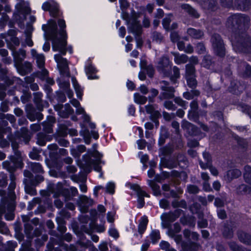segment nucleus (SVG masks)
Wrapping results in <instances>:
<instances>
[{
    "instance_id": "obj_4",
    "label": "nucleus",
    "mask_w": 251,
    "mask_h": 251,
    "mask_svg": "<svg viewBox=\"0 0 251 251\" xmlns=\"http://www.w3.org/2000/svg\"><path fill=\"white\" fill-rule=\"evenodd\" d=\"M231 41L232 43V46L234 50L236 48L241 50L243 51L249 52L251 51V39L250 38L244 39V40L241 39V41H237L235 39H234L232 37L231 38Z\"/></svg>"
},
{
    "instance_id": "obj_39",
    "label": "nucleus",
    "mask_w": 251,
    "mask_h": 251,
    "mask_svg": "<svg viewBox=\"0 0 251 251\" xmlns=\"http://www.w3.org/2000/svg\"><path fill=\"white\" fill-rule=\"evenodd\" d=\"M76 112L77 114H83L84 119L86 121H89V117L85 113L84 109L83 108L80 106V105L76 108Z\"/></svg>"
},
{
    "instance_id": "obj_20",
    "label": "nucleus",
    "mask_w": 251,
    "mask_h": 251,
    "mask_svg": "<svg viewBox=\"0 0 251 251\" xmlns=\"http://www.w3.org/2000/svg\"><path fill=\"white\" fill-rule=\"evenodd\" d=\"M148 223V219L147 216H144L141 217L138 226V231L140 234H142L146 229Z\"/></svg>"
},
{
    "instance_id": "obj_61",
    "label": "nucleus",
    "mask_w": 251,
    "mask_h": 251,
    "mask_svg": "<svg viewBox=\"0 0 251 251\" xmlns=\"http://www.w3.org/2000/svg\"><path fill=\"white\" fill-rule=\"evenodd\" d=\"M99 248L100 251H108L107 244L105 242L101 243L99 246Z\"/></svg>"
},
{
    "instance_id": "obj_52",
    "label": "nucleus",
    "mask_w": 251,
    "mask_h": 251,
    "mask_svg": "<svg viewBox=\"0 0 251 251\" xmlns=\"http://www.w3.org/2000/svg\"><path fill=\"white\" fill-rule=\"evenodd\" d=\"M169 203L166 200L163 199L160 201L159 205L160 206L164 209L167 208L169 206Z\"/></svg>"
},
{
    "instance_id": "obj_3",
    "label": "nucleus",
    "mask_w": 251,
    "mask_h": 251,
    "mask_svg": "<svg viewBox=\"0 0 251 251\" xmlns=\"http://www.w3.org/2000/svg\"><path fill=\"white\" fill-rule=\"evenodd\" d=\"M88 152L91 156L96 157L97 159L96 162H94L90 159L89 156L87 157L86 155H84L83 156V159L86 165L88 167L93 165L95 171L98 172H100L101 171V167L99 165V163H101L100 158L101 157V155L97 151H94L93 152L89 151Z\"/></svg>"
},
{
    "instance_id": "obj_8",
    "label": "nucleus",
    "mask_w": 251,
    "mask_h": 251,
    "mask_svg": "<svg viewBox=\"0 0 251 251\" xmlns=\"http://www.w3.org/2000/svg\"><path fill=\"white\" fill-rule=\"evenodd\" d=\"M130 189L134 190L138 197V207L141 208L144 204V197H149V195L144 191L142 190L140 187L136 184H129Z\"/></svg>"
},
{
    "instance_id": "obj_13",
    "label": "nucleus",
    "mask_w": 251,
    "mask_h": 251,
    "mask_svg": "<svg viewBox=\"0 0 251 251\" xmlns=\"http://www.w3.org/2000/svg\"><path fill=\"white\" fill-rule=\"evenodd\" d=\"M129 25V29L133 33L139 35L141 32V27L136 20H133V23L130 24V20L127 21Z\"/></svg>"
},
{
    "instance_id": "obj_45",
    "label": "nucleus",
    "mask_w": 251,
    "mask_h": 251,
    "mask_svg": "<svg viewBox=\"0 0 251 251\" xmlns=\"http://www.w3.org/2000/svg\"><path fill=\"white\" fill-rule=\"evenodd\" d=\"M138 155L141 163L145 164L148 161L149 158L147 154H143L142 152H139Z\"/></svg>"
},
{
    "instance_id": "obj_64",
    "label": "nucleus",
    "mask_w": 251,
    "mask_h": 251,
    "mask_svg": "<svg viewBox=\"0 0 251 251\" xmlns=\"http://www.w3.org/2000/svg\"><path fill=\"white\" fill-rule=\"evenodd\" d=\"M150 246V243L146 242L143 244L141 247V251H147Z\"/></svg>"
},
{
    "instance_id": "obj_42",
    "label": "nucleus",
    "mask_w": 251,
    "mask_h": 251,
    "mask_svg": "<svg viewBox=\"0 0 251 251\" xmlns=\"http://www.w3.org/2000/svg\"><path fill=\"white\" fill-rule=\"evenodd\" d=\"M110 236L114 238H117L119 237V233L117 230L114 227H110L108 231Z\"/></svg>"
},
{
    "instance_id": "obj_58",
    "label": "nucleus",
    "mask_w": 251,
    "mask_h": 251,
    "mask_svg": "<svg viewBox=\"0 0 251 251\" xmlns=\"http://www.w3.org/2000/svg\"><path fill=\"white\" fill-rule=\"evenodd\" d=\"M71 152V154L75 157H78L80 155V152L77 150V148L76 149H72Z\"/></svg>"
},
{
    "instance_id": "obj_44",
    "label": "nucleus",
    "mask_w": 251,
    "mask_h": 251,
    "mask_svg": "<svg viewBox=\"0 0 251 251\" xmlns=\"http://www.w3.org/2000/svg\"><path fill=\"white\" fill-rule=\"evenodd\" d=\"M187 191L191 194H197L199 192V189L196 186L189 185L187 186Z\"/></svg>"
},
{
    "instance_id": "obj_41",
    "label": "nucleus",
    "mask_w": 251,
    "mask_h": 251,
    "mask_svg": "<svg viewBox=\"0 0 251 251\" xmlns=\"http://www.w3.org/2000/svg\"><path fill=\"white\" fill-rule=\"evenodd\" d=\"M43 97V94L40 92H37L34 93V101L37 104L40 102L42 98Z\"/></svg>"
},
{
    "instance_id": "obj_2",
    "label": "nucleus",
    "mask_w": 251,
    "mask_h": 251,
    "mask_svg": "<svg viewBox=\"0 0 251 251\" xmlns=\"http://www.w3.org/2000/svg\"><path fill=\"white\" fill-rule=\"evenodd\" d=\"M54 60L57 63V67L62 75H66L68 77L67 80H64L62 76L57 80V82L59 87L64 91L70 87L69 77L70 73L68 70V61L66 58H64L60 54H55Z\"/></svg>"
},
{
    "instance_id": "obj_10",
    "label": "nucleus",
    "mask_w": 251,
    "mask_h": 251,
    "mask_svg": "<svg viewBox=\"0 0 251 251\" xmlns=\"http://www.w3.org/2000/svg\"><path fill=\"white\" fill-rule=\"evenodd\" d=\"M15 7L17 12V14H22L24 18H25V15L30 12L28 2L24 0H21L16 5Z\"/></svg>"
},
{
    "instance_id": "obj_9",
    "label": "nucleus",
    "mask_w": 251,
    "mask_h": 251,
    "mask_svg": "<svg viewBox=\"0 0 251 251\" xmlns=\"http://www.w3.org/2000/svg\"><path fill=\"white\" fill-rule=\"evenodd\" d=\"M42 8L44 11H49L52 16H56L58 10V6L55 2L51 0L44 2Z\"/></svg>"
},
{
    "instance_id": "obj_62",
    "label": "nucleus",
    "mask_w": 251,
    "mask_h": 251,
    "mask_svg": "<svg viewBox=\"0 0 251 251\" xmlns=\"http://www.w3.org/2000/svg\"><path fill=\"white\" fill-rule=\"evenodd\" d=\"M25 42L26 45L29 47H32L33 45V43L31 39V36L29 34L26 36Z\"/></svg>"
},
{
    "instance_id": "obj_23",
    "label": "nucleus",
    "mask_w": 251,
    "mask_h": 251,
    "mask_svg": "<svg viewBox=\"0 0 251 251\" xmlns=\"http://www.w3.org/2000/svg\"><path fill=\"white\" fill-rule=\"evenodd\" d=\"M238 236L241 242L247 244H251V237L249 234L243 232H240L238 233Z\"/></svg>"
},
{
    "instance_id": "obj_24",
    "label": "nucleus",
    "mask_w": 251,
    "mask_h": 251,
    "mask_svg": "<svg viewBox=\"0 0 251 251\" xmlns=\"http://www.w3.org/2000/svg\"><path fill=\"white\" fill-rule=\"evenodd\" d=\"M148 184L151 188L153 194L155 196H158L160 194V187L155 182L151 180H149L148 181Z\"/></svg>"
},
{
    "instance_id": "obj_53",
    "label": "nucleus",
    "mask_w": 251,
    "mask_h": 251,
    "mask_svg": "<svg viewBox=\"0 0 251 251\" xmlns=\"http://www.w3.org/2000/svg\"><path fill=\"white\" fill-rule=\"evenodd\" d=\"M153 39L156 42H160L162 39V36L159 33L154 32L153 34Z\"/></svg>"
},
{
    "instance_id": "obj_37",
    "label": "nucleus",
    "mask_w": 251,
    "mask_h": 251,
    "mask_svg": "<svg viewBox=\"0 0 251 251\" xmlns=\"http://www.w3.org/2000/svg\"><path fill=\"white\" fill-rule=\"evenodd\" d=\"M146 111L148 113L152 114H154L155 116H157L159 113L157 111H154V106L152 105H147L145 106Z\"/></svg>"
},
{
    "instance_id": "obj_35",
    "label": "nucleus",
    "mask_w": 251,
    "mask_h": 251,
    "mask_svg": "<svg viewBox=\"0 0 251 251\" xmlns=\"http://www.w3.org/2000/svg\"><path fill=\"white\" fill-rule=\"evenodd\" d=\"M173 75L171 77V80L174 83L176 82V80L179 77L180 74L179 69L176 67L174 66L173 67Z\"/></svg>"
},
{
    "instance_id": "obj_38",
    "label": "nucleus",
    "mask_w": 251,
    "mask_h": 251,
    "mask_svg": "<svg viewBox=\"0 0 251 251\" xmlns=\"http://www.w3.org/2000/svg\"><path fill=\"white\" fill-rule=\"evenodd\" d=\"M187 79V82L188 86L190 87H195L197 85V81L196 79L193 76H188L186 77Z\"/></svg>"
},
{
    "instance_id": "obj_5",
    "label": "nucleus",
    "mask_w": 251,
    "mask_h": 251,
    "mask_svg": "<svg viewBox=\"0 0 251 251\" xmlns=\"http://www.w3.org/2000/svg\"><path fill=\"white\" fill-rule=\"evenodd\" d=\"M214 50L219 56H223L225 54L224 45L221 37L218 34H214L211 38Z\"/></svg>"
},
{
    "instance_id": "obj_12",
    "label": "nucleus",
    "mask_w": 251,
    "mask_h": 251,
    "mask_svg": "<svg viewBox=\"0 0 251 251\" xmlns=\"http://www.w3.org/2000/svg\"><path fill=\"white\" fill-rule=\"evenodd\" d=\"M85 73L89 79H98V76L95 75L97 70L92 64L88 62L85 67Z\"/></svg>"
},
{
    "instance_id": "obj_63",
    "label": "nucleus",
    "mask_w": 251,
    "mask_h": 251,
    "mask_svg": "<svg viewBox=\"0 0 251 251\" xmlns=\"http://www.w3.org/2000/svg\"><path fill=\"white\" fill-rule=\"evenodd\" d=\"M126 33V28L124 26H121L119 29V35L122 38H124Z\"/></svg>"
},
{
    "instance_id": "obj_43",
    "label": "nucleus",
    "mask_w": 251,
    "mask_h": 251,
    "mask_svg": "<svg viewBox=\"0 0 251 251\" xmlns=\"http://www.w3.org/2000/svg\"><path fill=\"white\" fill-rule=\"evenodd\" d=\"M171 22V19L170 17H166L164 18L162 22V25L164 28L167 30H170L169 24Z\"/></svg>"
},
{
    "instance_id": "obj_59",
    "label": "nucleus",
    "mask_w": 251,
    "mask_h": 251,
    "mask_svg": "<svg viewBox=\"0 0 251 251\" xmlns=\"http://www.w3.org/2000/svg\"><path fill=\"white\" fill-rule=\"evenodd\" d=\"M59 144L63 147H68L69 146V143L68 141L64 139H61L58 141Z\"/></svg>"
},
{
    "instance_id": "obj_49",
    "label": "nucleus",
    "mask_w": 251,
    "mask_h": 251,
    "mask_svg": "<svg viewBox=\"0 0 251 251\" xmlns=\"http://www.w3.org/2000/svg\"><path fill=\"white\" fill-rule=\"evenodd\" d=\"M137 144L138 145V148L139 150H142L144 149L146 145V142L144 140H138L137 141Z\"/></svg>"
},
{
    "instance_id": "obj_33",
    "label": "nucleus",
    "mask_w": 251,
    "mask_h": 251,
    "mask_svg": "<svg viewBox=\"0 0 251 251\" xmlns=\"http://www.w3.org/2000/svg\"><path fill=\"white\" fill-rule=\"evenodd\" d=\"M47 139L44 133H39L37 135V144L41 146H45L46 144Z\"/></svg>"
},
{
    "instance_id": "obj_40",
    "label": "nucleus",
    "mask_w": 251,
    "mask_h": 251,
    "mask_svg": "<svg viewBox=\"0 0 251 251\" xmlns=\"http://www.w3.org/2000/svg\"><path fill=\"white\" fill-rule=\"evenodd\" d=\"M161 249L164 251H168L171 248L170 245L168 242L162 241L159 244Z\"/></svg>"
},
{
    "instance_id": "obj_21",
    "label": "nucleus",
    "mask_w": 251,
    "mask_h": 251,
    "mask_svg": "<svg viewBox=\"0 0 251 251\" xmlns=\"http://www.w3.org/2000/svg\"><path fill=\"white\" fill-rule=\"evenodd\" d=\"M72 81L77 98L81 99L83 92L82 89L78 84L76 79L74 77L72 78Z\"/></svg>"
},
{
    "instance_id": "obj_30",
    "label": "nucleus",
    "mask_w": 251,
    "mask_h": 251,
    "mask_svg": "<svg viewBox=\"0 0 251 251\" xmlns=\"http://www.w3.org/2000/svg\"><path fill=\"white\" fill-rule=\"evenodd\" d=\"M13 55L15 59L17 61H22L25 56V51L23 50H20L18 52L13 51Z\"/></svg>"
},
{
    "instance_id": "obj_26",
    "label": "nucleus",
    "mask_w": 251,
    "mask_h": 251,
    "mask_svg": "<svg viewBox=\"0 0 251 251\" xmlns=\"http://www.w3.org/2000/svg\"><path fill=\"white\" fill-rule=\"evenodd\" d=\"M181 230V227L179 224L175 223L173 226V229L170 228L167 231V234L170 236L173 237L177 233H178Z\"/></svg>"
},
{
    "instance_id": "obj_22",
    "label": "nucleus",
    "mask_w": 251,
    "mask_h": 251,
    "mask_svg": "<svg viewBox=\"0 0 251 251\" xmlns=\"http://www.w3.org/2000/svg\"><path fill=\"white\" fill-rule=\"evenodd\" d=\"M187 33L192 37L196 39H200L203 35L201 31L192 28L188 29Z\"/></svg>"
},
{
    "instance_id": "obj_6",
    "label": "nucleus",
    "mask_w": 251,
    "mask_h": 251,
    "mask_svg": "<svg viewBox=\"0 0 251 251\" xmlns=\"http://www.w3.org/2000/svg\"><path fill=\"white\" fill-rule=\"evenodd\" d=\"M172 63L167 57H163L157 63L156 68L158 71L165 76H169Z\"/></svg>"
},
{
    "instance_id": "obj_28",
    "label": "nucleus",
    "mask_w": 251,
    "mask_h": 251,
    "mask_svg": "<svg viewBox=\"0 0 251 251\" xmlns=\"http://www.w3.org/2000/svg\"><path fill=\"white\" fill-rule=\"evenodd\" d=\"M150 237L153 244H155L160 238V232L158 230H153L150 234Z\"/></svg>"
},
{
    "instance_id": "obj_7",
    "label": "nucleus",
    "mask_w": 251,
    "mask_h": 251,
    "mask_svg": "<svg viewBox=\"0 0 251 251\" xmlns=\"http://www.w3.org/2000/svg\"><path fill=\"white\" fill-rule=\"evenodd\" d=\"M55 110L58 112L59 115L63 118L67 117L74 112L73 109L69 104L67 103L64 106L62 104H57L54 106Z\"/></svg>"
},
{
    "instance_id": "obj_32",
    "label": "nucleus",
    "mask_w": 251,
    "mask_h": 251,
    "mask_svg": "<svg viewBox=\"0 0 251 251\" xmlns=\"http://www.w3.org/2000/svg\"><path fill=\"white\" fill-rule=\"evenodd\" d=\"M115 184L113 181H109L105 186L106 192L110 194L115 193Z\"/></svg>"
},
{
    "instance_id": "obj_55",
    "label": "nucleus",
    "mask_w": 251,
    "mask_h": 251,
    "mask_svg": "<svg viewBox=\"0 0 251 251\" xmlns=\"http://www.w3.org/2000/svg\"><path fill=\"white\" fill-rule=\"evenodd\" d=\"M197 50L199 53H201L204 51L205 47L202 44L199 43L197 46Z\"/></svg>"
},
{
    "instance_id": "obj_14",
    "label": "nucleus",
    "mask_w": 251,
    "mask_h": 251,
    "mask_svg": "<svg viewBox=\"0 0 251 251\" xmlns=\"http://www.w3.org/2000/svg\"><path fill=\"white\" fill-rule=\"evenodd\" d=\"M181 210H176L174 212L164 215V222L172 223L177 219L180 215Z\"/></svg>"
},
{
    "instance_id": "obj_47",
    "label": "nucleus",
    "mask_w": 251,
    "mask_h": 251,
    "mask_svg": "<svg viewBox=\"0 0 251 251\" xmlns=\"http://www.w3.org/2000/svg\"><path fill=\"white\" fill-rule=\"evenodd\" d=\"M164 106L166 107V108L169 109V110H175V106L174 104H173L172 101H166L165 102Z\"/></svg>"
},
{
    "instance_id": "obj_29",
    "label": "nucleus",
    "mask_w": 251,
    "mask_h": 251,
    "mask_svg": "<svg viewBox=\"0 0 251 251\" xmlns=\"http://www.w3.org/2000/svg\"><path fill=\"white\" fill-rule=\"evenodd\" d=\"M182 8L185 10L188 13L192 15L195 18H198L199 17V14L196 11L195 9L192 8L188 4H183L182 5Z\"/></svg>"
},
{
    "instance_id": "obj_46",
    "label": "nucleus",
    "mask_w": 251,
    "mask_h": 251,
    "mask_svg": "<svg viewBox=\"0 0 251 251\" xmlns=\"http://www.w3.org/2000/svg\"><path fill=\"white\" fill-rule=\"evenodd\" d=\"M173 205L174 207L178 206L183 208H186L187 207L186 203L184 201H180L177 202H174L173 203Z\"/></svg>"
},
{
    "instance_id": "obj_34",
    "label": "nucleus",
    "mask_w": 251,
    "mask_h": 251,
    "mask_svg": "<svg viewBox=\"0 0 251 251\" xmlns=\"http://www.w3.org/2000/svg\"><path fill=\"white\" fill-rule=\"evenodd\" d=\"M195 72V69L193 65L191 64H187L186 65V77L193 76Z\"/></svg>"
},
{
    "instance_id": "obj_1",
    "label": "nucleus",
    "mask_w": 251,
    "mask_h": 251,
    "mask_svg": "<svg viewBox=\"0 0 251 251\" xmlns=\"http://www.w3.org/2000/svg\"><path fill=\"white\" fill-rule=\"evenodd\" d=\"M58 25L60 27L59 31H57V26L56 22L53 20H50L48 25H42V29L46 31L49 38L52 40V50L54 51H59L62 55H65L66 49L65 48L67 38L65 22L63 19L58 20Z\"/></svg>"
},
{
    "instance_id": "obj_19",
    "label": "nucleus",
    "mask_w": 251,
    "mask_h": 251,
    "mask_svg": "<svg viewBox=\"0 0 251 251\" xmlns=\"http://www.w3.org/2000/svg\"><path fill=\"white\" fill-rule=\"evenodd\" d=\"M241 175V172L240 170L236 169H232L227 172L226 178L228 181H230L233 178L239 177Z\"/></svg>"
},
{
    "instance_id": "obj_50",
    "label": "nucleus",
    "mask_w": 251,
    "mask_h": 251,
    "mask_svg": "<svg viewBox=\"0 0 251 251\" xmlns=\"http://www.w3.org/2000/svg\"><path fill=\"white\" fill-rule=\"evenodd\" d=\"M211 63V61L209 57H205L202 62V65L205 68H209Z\"/></svg>"
},
{
    "instance_id": "obj_60",
    "label": "nucleus",
    "mask_w": 251,
    "mask_h": 251,
    "mask_svg": "<svg viewBox=\"0 0 251 251\" xmlns=\"http://www.w3.org/2000/svg\"><path fill=\"white\" fill-rule=\"evenodd\" d=\"M221 2L223 6L230 7L232 3V0H221Z\"/></svg>"
},
{
    "instance_id": "obj_17",
    "label": "nucleus",
    "mask_w": 251,
    "mask_h": 251,
    "mask_svg": "<svg viewBox=\"0 0 251 251\" xmlns=\"http://www.w3.org/2000/svg\"><path fill=\"white\" fill-rule=\"evenodd\" d=\"M251 3V0H235V6L241 10H247Z\"/></svg>"
},
{
    "instance_id": "obj_18",
    "label": "nucleus",
    "mask_w": 251,
    "mask_h": 251,
    "mask_svg": "<svg viewBox=\"0 0 251 251\" xmlns=\"http://www.w3.org/2000/svg\"><path fill=\"white\" fill-rule=\"evenodd\" d=\"M172 53L175 57L174 61L177 64H184L188 60V56L185 54H180L175 52H173Z\"/></svg>"
},
{
    "instance_id": "obj_31",
    "label": "nucleus",
    "mask_w": 251,
    "mask_h": 251,
    "mask_svg": "<svg viewBox=\"0 0 251 251\" xmlns=\"http://www.w3.org/2000/svg\"><path fill=\"white\" fill-rule=\"evenodd\" d=\"M77 248H87L91 245V242L90 241L83 239V238L77 242Z\"/></svg>"
},
{
    "instance_id": "obj_25",
    "label": "nucleus",
    "mask_w": 251,
    "mask_h": 251,
    "mask_svg": "<svg viewBox=\"0 0 251 251\" xmlns=\"http://www.w3.org/2000/svg\"><path fill=\"white\" fill-rule=\"evenodd\" d=\"M147 100L146 97L140 95L139 93L134 94V101L138 104H144Z\"/></svg>"
},
{
    "instance_id": "obj_36",
    "label": "nucleus",
    "mask_w": 251,
    "mask_h": 251,
    "mask_svg": "<svg viewBox=\"0 0 251 251\" xmlns=\"http://www.w3.org/2000/svg\"><path fill=\"white\" fill-rule=\"evenodd\" d=\"M31 167L32 171L35 173H40L42 172V168L39 163H31Z\"/></svg>"
},
{
    "instance_id": "obj_51",
    "label": "nucleus",
    "mask_w": 251,
    "mask_h": 251,
    "mask_svg": "<svg viewBox=\"0 0 251 251\" xmlns=\"http://www.w3.org/2000/svg\"><path fill=\"white\" fill-rule=\"evenodd\" d=\"M119 3L121 8L122 10L127 8L129 6V4L126 0H119Z\"/></svg>"
},
{
    "instance_id": "obj_16",
    "label": "nucleus",
    "mask_w": 251,
    "mask_h": 251,
    "mask_svg": "<svg viewBox=\"0 0 251 251\" xmlns=\"http://www.w3.org/2000/svg\"><path fill=\"white\" fill-rule=\"evenodd\" d=\"M36 62L38 67L40 69H43L42 72L44 76H46L48 75V71L47 70L44 69L45 64V57L43 54L37 55L36 58Z\"/></svg>"
},
{
    "instance_id": "obj_15",
    "label": "nucleus",
    "mask_w": 251,
    "mask_h": 251,
    "mask_svg": "<svg viewBox=\"0 0 251 251\" xmlns=\"http://www.w3.org/2000/svg\"><path fill=\"white\" fill-rule=\"evenodd\" d=\"M163 83L165 85V86H162V89L164 91L162 94L163 98L168 99L173 98L174 96V88L168 86L165 81H163Z\"/></svg>"
},
{
    "instance_id": "obj_57",
    "label": "nucleus",
    "mask_w": 251,
    "mask_h": 251,
    "mask_svg": "<svg viewBox=\"0 0 251 251\" xmlns=\"http://www.w3.org/2000/svg\"><path fill=\"white\" fill-rule=\"evenodd\" d=\"M171 39L173 42H177L178 40V34L175 32H171Z\"/></svg>"
},
{
    "instance_id": "obj_54",
    "label": "nucleus",
    "mask_w": 251,
    "mask_h": 251,
    "mask_svg": "<svg viewBox=\"0 0 251 251\" xmlns=\"http://www.w3.org/2000/svg\"><path fill=\"white\" fill-rule=\"evenodd\" d=\"M182 127L183 128L186 129H193L194 128L193 126L187 121H183L182 123Z\"/></svg>"
},
{
    "instance_id": "obj_56",
    "label": "nucleus",
    "mask_w": 251,
    "mask_h": 251,
    "mask_svg": "<svg viewBox=\"0 0 251 251\" xmlns=\"http://www.w3.org/2000/svg\"><path fill=\"white\" fill-rule=\"evenodd\" d=\"M218 216L221 219H224L226 217V213L225 210H218L217 211Z\"/></svg>"
},
{
    "instance_id": "obj_27",
    "label": "nucleus",
    "mask_w": 251,
    "mask_h": 251,
    "mask_svg": "<svg viewBox=\"0 0 251 251\" xmlns=\"http://www.w3.org/2000/svg\"><path fill=\"white\" fill-rule=\"evenodd\" d=\"M244 177L246 182L251 184V167L246 166L245 167V173Z\"/></svg>"
},
{
    "instance_id": "obj_48",
    "label": "nucleus",
    "mask_w": 251,
    "mask_h": 251,
    "mask_svg": "<svg viewBox=\"0 0 251 251\" xmlns=\"http://www.w3.org/2000/svg\"><path fill=\"white\" fill-rule=\"evenodd\" d=\"M115 212H108L107 213V219L108 222L113 223L114 221Z\"/></svg>"
},
{
    "instance_id": "obj_11",
    "label": "nucleus",
    "mask_w": 251,
    "mask_h": 251,
    "mask_svg": "<svg viewBox=\"0 0 251 251\" xmlns=\"http://www.w3.org/2000/svg\"><path fill=\"white\" fill-rule=\"evenodd\" d=\"M229 21H232V23H235L237 24L244 25L248 23L249 22V18L244 15L241 14H236L232 15L229 19Z\"/></svg>"
}]
</instances>
